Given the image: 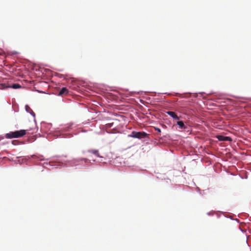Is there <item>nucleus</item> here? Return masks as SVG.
I'll return each mask as SVG.
<instances>
[{
    "label": "nucleus",
    "mask_w": 251,
    "mask_h": 251,
    "mask_svg": "<svg viewBox=\"0 0 251 251\" xmlns=\"http://www.w3.org/2000/svg\"><path fill=\"white\" fill-rule=\"evenodd\" d=\"M74 123L70 122L65 125H60L61 127L52 128V124L44 121L41 123L40 132L38 134L39 137H45V135L52 134L56 138H71L74 135H77L80 131L74 132L73 126Z\"/></svg>",
    "instance_id": "obj_1"
},
{
    "label": "nucleus",
    "mask_w": 251,
    "mask_h": 251,
    "mask_svg": "<svg viewBox=\"0 0 251 251\" xmlns=\"http://www.w3.org/2000/svg\"><path fill=\"white\" fill-rule=\"evenodd\" d=\"M31 159V161H44L49 160V161L45 162L42 164L44 168H46V165H49L51 167H53L55 169H61L63 167H59L60 166L64 165L65 159L63 158V156L55 155L51 157L50 158H44L43 155L39 154H32L30 155L28 157Z\"/></svg>",
    "instance_id": "obj_2"
},
{
    "label": "nucleus",
    "mask_w": 251,
    "mask_h": 251,
    "mask_svg": "<svg viewBox=\"0 0 251 251\" xmlns=\"http://www.w3.org/2000/svg\"><path fill=\"white\" fill-rule=\"evenodd\" d=\"M91 163V159L85 157H78L71 160H65L64 165L60 166L59 167L90 170L92 168Z\"/></svg>",
    "instance_id": "obj_3"
},
{
    "label": "nucleus",
    "mask_w": 251,
    "mask_h": 251,
    "mask_svg": "<svg viewBox=\"0 0 251 251\" xmlns=\"http://www.w3.org/2000/svg\"><path fill=\"white\" fill-rule=\"evenodd\" d=\"M127 137L137 139L142 143H149L152 141L150 138V134L144 131L133 130L130 134L127 135Z\"/></svg>",
    "instance_id": "obj_4"
},
{
    "label": "nucleus",
    "mask_w": 251,
    "mask_h": 251,
    "mask_svg": "<svg viewBox=\"0 0 251 251\" xmlns=\"http://www.w3.org/2000/svg\"><path fill=\"white\" fill-rule=\"evenodd\" d=\"M38 130V127L36 126L34 128H30L28 129H20L13 131L15 138H19L25 135L27 132L28 134H33Z\"/></svg>",
    "instance_id": "obj_5"
},
{
    "label": "nucleus",
    "mask_w": 251,
    "mask_h": 251,
    "mask_svg": "<svg viewBox=\"0 0 251 251\" xmlns=\"http://www.w3.org/2000/svg\"><path fill=\"white\" fill-rule=\"evenodd\" d=\"M177 126L178 129L183 130L184 132H189L190 134L191 132V127L189 124L185 121L181 120L179 119L174 124V126Z\"/></svg>",
    "instance_id": "obj_6"
},
{
    "label": "nucleus",
    "mask_w": 251,
    "mask_h": 251,
    "mask_svg": "<svg viewBox=\"0 0 251 251\" xmlns=\"http://www.w3.org/2000/svg\"><path fill=\"white\" fill-rule=\"evenodd\" d=\"M12 81L9 76L5 77H0V89L6 90L8 89V86Z\"/></svg>",
    "instance_id": "obj_7"
},
{
    "label": "nucleus",
    "mask_w": 251,
    "mask_h": 251,
    "mask_svg": "<svg viewBox=\"0 0 251 251\" xmlns=\"http://www.w3.org/2000/svg\"><path fill=\"white\" fill-rule=\"evenodd\" d=\"M119 121L117 120V119H110L109 120V122L106 123L105 124V128H109L113 127L114 128H115L117 125V124L119 123Z\"/></svg>",
    "instance_id": "obj_8"
},
{
    "label": "nucleus",
    "mask_w": 251,
    "mask_h": 251,
    "mask_svg": "<svg viewBox=\"0 0 251 251\" xmlns=\"http://www.w3.org/2000/svg\"><path fill=\"white\" fill-rule=\"evenodd\" d=\"M25 111L30 114L33 118H34V122L35 124L36 125V120L35 119L36 114L35 113L32 111L30 107L28 104H25Z\"/></svg>",
    "instance_id": "obj_9"
},
{
    "label": "nucleus",
    "mask_w": 251,
    "mask_h": 251,
    "mask_svg": "<svg viewBox=\"0 0 251 251\" xmlns=\"http://www.w3.org/2000/svg\"><path fill=\"white\" fill-rule=\"evenodd\" d=\"M4 138L6 139H11L13 138H15L14 136V131H10L8 133H5L3 136L0 135V141L3 140Z\"/></svg>",
    "instance_id": "obj_10"
},
{
    "label": "nucleus",
    "mask_w": 251,
    "mask_h": 251,
    "mask_svg": "<svg viewBox=\"0 0 251 251\" xmlns=\"http://www.w3.org/2000/svg\"><path fill=\"white\" fill-rule=\"evenodd\" d=\"M88 152L94 154L95 156L99 157L101 159V160H102V159L104 158V157L100 155L99 153V151L97 149H90L88 151Z\"/></svg>",
    "instance_id": "obj_11"
},
{
    "label": "nucleus",
    "mask_w": 251,
    "mask_h": 251,
    "mask_svg": "<svg viewBox=\"0 0 251 251\" xmlns=\"http://www.w3.org/2000/svg\"><path fill=\"white\" fill-rule=\"evenodd\" d=\"M204 92H199V93H192V92H186V93H184L183 94H181V93H175V96H180L181 95H188V94H194V96H195V98H196V96L198 95V94H201L202 95V94H204ZM183 98H187V97H186V96H184L182 97Z\"/></svg>",
    "instance_id": "obj_12"
},
{
    "label": "nucleus",
    "mask_w": 251,
    "mask_h": 251,
    "mask_svg": "<svg viewBox=\"0 0 251 251\" xmlns=\"http://www.w3.org/2000/svg\"><path fill=\"white\" fill-rule=\"evenodd\" d=\"M216 137L219 141H229L231 140V138L230 137L224 136L221 134L217 135Z\"/></svg>",
    "instance_id": "obj_13"
},
{
    "label": "nucleus",
    "mask_w": 251,
    "mask_h": 251,
    "mask_svg": "<svg viewBox=\"0 0 251 251\" xmlns=\"http://www.w3.org/2000/svg\"><path fill=\"white\" fill-rule=\"evenodd\" d=\"M165 113L169 115L174 120L176 121L178 120L179 118L177 115L173 111H167Z\"/></svg>",
    "instance_id": "obj_14"
},
{
    "label": "nucleus",
    "mask_w": 251,
    "mask_h": 251,
    "mask_svg": "<svg viewBox=\"0 0 251 251\" xmlns=\"http://www.w3.org/2000/svg\"><path fill=\"white\" fill-rule=\"evenodd\" d=\"M210 93L214 94V98L212 99V100H213L217 101L219 100H221L223 99V95L221 94L213 92H211Z\"/></svg>",
    "instance_id": "obj_15"
},
{
    "label": "nucleus",
    "mask_w": 251,
    "mask_h": 251,
    "mask_svg": "<svg viewBox=\"0 0 251 251\" xmlns=\"http://www.w3.org/2000/svg\"><path fill=\"white\" fill-rule=\"evenodd\" d=\"M22 88V86L18 83H15L12 84H11L9 83V84L8 86V88H12L13 89H19Z\"/></svg>",
    "instance_id": "obj_16"
},
{
    "label": "nucleus",
    "mask_w": 251,
    "mask_h": 251,
    "mask_svg": "<svg viewBox=\"0 0 251 251\" xmlns=\"http://www.w3.org/2000/svg\"><path fill=\"white\" fill-rule=\"evenodd\" d=\"M69 93V90L66 87H63L59 92V95L67 94Z\"/></svg>",
    "instance_id": "obj_17"
},
{
    "label": "nucleus",
    "mask_w": 251,
    "mask_h": 251,
    "mask_svg": "<svg viewBox=\"0 0 251 251\" xmlns=\"http://www.w3.org/2000/svg\"><path fill=\"white\" fill-rule=\"evenodd\" d=\"M12 145L17 146L19 145H23L25 144V142L20 141L19 140H13L11 141Z\"/></svg>",
    "instance_id": "obj_18"
},
{
    "label": "nucleus",
    "mask_w": 251,
    "mask_h": 251,
    "mask_svg": "<svg viewBox=\"0 0 251 251\" xmlns=\"http://www.w3.org/2000/svg\"><path fill=\"white\" fill-rule=\"evenodd\" d=\"M238 176L242 179H246L248 178V175L247 174H244L243 175H242L241 174H238Z\"/></svg>",
    "instance_id": "obj_19"
},
{
    "label": "nucleus",
    "mask_w": 251,
    "mask_h": 251,
    "mask_svg": "<svg viewBox=\"0 0 251 251\" xmlns=\"http://www.w3.org/2000/svg\"><path fill=\"white\" fill-rule=\"evenodd\" d=\"M29 156H17L16 158L17 159H18V160H20L21 159H26V158H27L28 159H29V160H30L31 161V159L28 158Z\"/></svg>",
    "instance_id": "obj_20"
},
{
    "label": "nucleus",
    "mask_w": 251,
    "mask_h": 251,
    "mask_svg": "<svg viewBox=\"0 0 251 251\" xmlns=\"http://www.w3.org/2000/svg\"><path fill=\"white\" fill-rule=\"evenodd\" d=\"M154 130L155 131L157 132L158 134H161V129L158 127H154Z\"/></svg>",
    "instance_id": "obj_21"
},
{
    "label": "nucleus",
    "mask_w": 251,
    "mask_h": 251,
    "mask_svg": "<svg viewBox=\"0 0 251 251\" xmlns=\"http://www.w3.org/2000/svg\"><path fill=\"white\" fill-rule=\"evenodd\" d=\"M55 75L58 76L59 78H63L64 79L66 78L65 75L63 74L57 73Z\"/></svg>",
    "instance_id": "obj_22"
},
{
    "label": "nucleus",
    "mask_w": 251,
    "mask_h": 251,
    "mask_svg": "<svg viewBox=\"0 0 251 251\" xmlns=\"http://www.w3.org/2000/svg\"><path fill=\"white\" fill-rule=\"evenodd\" d=\"M27 160H28L27 158H26V159H21L20 160H18V163H19L20 164H23V163H24V162H25V161Z\"/></svg>",
    "instance_id": "obj_23"
},
{
    "label": "nucleus",
    "mask_w": 251,
    "mask_h": 251,
    "mask_svg": "<svg viewBox=\"0 0 251 251\" xmlns=\"http://www.w3.org/2000/svg\"><path fill=\"white\" fill-rule=\"evenodd\" d=\"M91 123V122H90V120H88V121L87 122H83L82 123V125H88V124H90Z\"/></svg>",
    "instance_id": "obj_24"
},
{
    "label": "nucleus",
    "mask_w": 251,
    "mask_h": 251,
    "mask_svg": "<svg viewBox=\"0 0 251 251\" xmlns=\"http://www.w3.org/2000/svg\"><path fill=\"white\" fill-rule=\"evenodd\" d=\"M239 230L242 232V233H246V229H243L242 228H241V227H239Z\"/></svg>",
    "instance_id": "obj_25"
},
{
    "label": "nucleus",
    "mask_w": 251,
    "mask_h": 251,
    "mask_svg": "<svg viewBox=\"0 0 251 251\" xmlns=\"http://www.w3.org/2000/svg\"><path fill=\"white\" fill-rule=\"evenodd\" d=\"M157 94H158V96L160 95H161V94H165V95H169L170 94V93H166H166H158Z\"/></svg>",
    "instance_id": "obj_26"
},
{
    "label": "nucleus",
    "mask_w": 251,
    "mask_h": 251,
    "mask_svg": "<svg viewBox=\"0 0 251 251\" xmlns=\"http://www.w3.org/2000/svg\"><path fill=\"white\" fill-rule=\"evenodd\" d=\"M207 215H208V216H213V213H212V211H209V212H208L207 213Z\"/></svg>",
    "instance_id": "obj_27"
},
{
    "label": "nucleus",
    "mask_w": 251,
    "mask_h": 251,
    "mask_svg": "<svg viewBox=\"0 0 251 251\" xmlns=\"http://www.w3.org/2000/svg\"><path fill=\"white\" fill-rule=\"evenodd\" d=\"M18 52L17 51H15V50H14V51H12L11 52V54H12V55H14L16 54H18Z\"/></svg>",
    "instance_id": "obj_28"
},
{
    "label": "nucleus",
    "mask_w": 251,
    "mask_h": 251,
    "mask_svg": "<svg viewBox=\"0 0 251 251\" xmlns=\"http://www.w3.org/2000/svg\"><path fill=\"white\" fill-rule=\"evenodd\" d=\"M197 192H199L200 194H201V190L200 188L197 187Z\"/></svg>",
    "instance_id": "obj_29"
},
{
    "label": "nucleus",
    "mask_w": 251,
    "mask_h": 251,
    "mask_svg": "<svg viewBox=\"0 0 251 251\" xmlns=\"http://www.w3.org/2000/svg\"><path fill=\"white\" fill-rule=\"evenodd\" d=\"M91 160V165L95 162H96V159H92V160Z\"/></svg>",
    "instance_id": "obj_30"
},
{
    "label": "nucleus",
    "mask_w": 251,
    "mask_h": 251,
    "mask_svg": "<svg viewBox=\"0 0 251 251\" xmlns=\"http://www.w3.org/2000/svg\"><path fill=\"white\" fill-rule=\"evenodd\" d=\"M234 220L236 221V222H237L238 223H239V220L237 218L235 219Z\"/></svg>",
    "instance_id": "obj_31"
},
{
    "label": "nucleus",
    "mask_w": 251,
    "mask_h": 251,
    "mask_svg": "<svg viewBox=\"0 0 251 251\" xmlns=\"http://www.w3.org/2000/svg\"><path fill=\"white\" fill-rule=\"evenodd\" d=\"M37 91L39 92V93H44V92L42 91L38 90Z\"/></svg>",
    "instance_id": "obj_32"
},
{
    "label": "nucleus",
    "mask_w": 251,
    "mask_h": 251,
    "mask_svg": "<svg viewBox=\"0 0 251 251\" xmlns=\"http://www.w3.org/2000/svg\"><path fill=\"white\" fill-rule=\"evenodd\" d=\"M225 217H226V218H229V219H230L233 220V219H232L230 217H226V216H225Z\"/></svg>",
    "instance_id": "obj_33"
},
{
    "label": "nucleus",
    "mask_w": 251,
    "mask_h": 251,
    "mask_svg": "<svg viewBox=\"0 0 251 251\" xmlns=\"http://www.w3.org/2000/svg\"><path fill=\"white\" fill-rule=\"evenodd\" d=\"M143 91H140V92H138V93L140 94V93H143Z\"/></svg>",
    "instance_id": "obj_34"
},
{
    "label": "nucleus",
    "mask_w": 251,
    "mask_h": 251,
    "mask_svg": "<svg viewBox=\"0 0 251 251\" xmlns=\"http://www.w3.org/2000/svg\"><path fill=\"white\" fill-rule=\"evenodd\" d=\"M241 98L243 99H247L246 98H244V97H242Z\"/></svg>",
    "instance_id": "obj_35"
},
{
    "label": "nucleus",
    "mask_w": 251,
    "mask_h": 251,
    "mask_svg": "<svg viewBox=\"0 0 251 251\" xmlns=\"http://www.w3.org/2000/svg\"><path fill=\"white\" fill-rule=\"evenodd\" d=\"M81 132H86V130L81 131Z\"/></svg>",
    "instance_id": "obj_36"
},
{
    "label": "nucleus",
    "mask_w": 251,
    "mask_h": 251,
    "mask_svg": "<svg viewBox=\"0 0 251 251\" xmlns=\"http://www.w3.org/2000/svg\"><path fill=\"white\" fill-rule=\"evenodd\" d=\"M234 97H235V96H233ZM236 98H238L239 97H235Z\"/></svg>",
    "instance_id": "obj_37"
},
{
    "label": "nucleus",
    "mask_w": 251,
    "mask_h": 251,
    "mask_svg": "<svg viewBox=\"0 0 251 251\" xmlns=\"http://www.w3.org/2000/svg\"><path fill=\"white\" fill-rule=\"evenodd\" d=\"M36 139H37V137L34 139V141L36 140Z\"/></svg>",
    "instance_id": "obj_38"
},
{
    "label": "nucleus",
    "mask_w": 251,
    "mask_h": 251,
    "mask_svg": "<svg viewBox=\"0 0 251 251\" xmlns=\"http://www.w3.org/2000/svg\"><path fill=\"white\" fill-rule=\"evenodd\" d=\"M221 213H223L222 211H219Z\"/></svg>",
    "instance_id": "obj_39"
},
{
    "label": "nucleus",
    "mask_w": 251,
    "mask_h": 251,
    "mask_svg": "<svg viewBox=\"0 0 251 251\" xmlns=\"http://www.w3.org/2000/svg\"><path fill=\"white\" fill-rule=\"evenodd\" d=\"M39 71V70H37V69H36V71Z\"/></svg>",
    "instance_id": "obj_40"
},
{
    "label": "nucleus",
    "mask_w": 251,
    "mask_h": 251,
    "mask_svg": "<svg viewBox=\"0 0 251 251\" xmlns=\"http://www.w3.org/2000/svg\"><path fill=\"white\" fill-rule=\"evenodd\" d=\"M249 99H250V100H251V98H249Z\"/></svg>",
    "instance_id": "obj_41"
},
{
    "label": "nucleus",
    "mask_w": 251,
    "mask_h": 251,
    "mask_svg": "<svg viewBox=\"0 0 251 251\" xmlns=\"http://www.w3.org/2000/svg\"><path fill=\"white\" fill-rule=\"evenodd\" d=\"M249 220H250V221H251V220H250V219H249Z\"/></svg>",
    "instance_id": "obj_42"
}]
</instances>
